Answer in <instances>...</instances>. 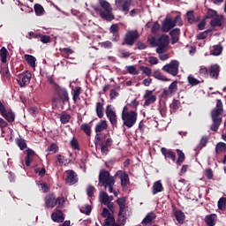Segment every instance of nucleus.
Here are the masks:
<instances>
[{"label":"nucleus","mask_w":226,"mask_h":226,"mask_svg":"<svg viewBox=\"0 0 226 226\" xmlns=\"http://www.w3.org/2000/svg\"><path fill=\"white\" fill-rule=\"evenodd\" d=\"M114 185H116L114 177L110 176L109 171L102 170L99 174V186H104L105 190L108 188L109 193H114L115 197H117V192L114 191Z\"/></svg>","instance_id":"nucleus-1"},{"label":"nucleus","mask_w":226,"mask_h":226,"mask_svg":"<svg viewBox=\"0 0 226 226\" xmlns=\"http://www.w3.org/2000/svg\"><path fill=\"white\" fill-rule=\"evenodd\" d=\"M222 114H223V102H222V100L217 99L216 108L211 112L212 125L210 126V130L212 132H218V129L222 123V119L220 117Z\"/></svg>","instance_id":"nucleus-2"},{"label":"nucleus","mask_w":226,"mask_h":226,"mask_svg":"<svg viewBox=\"0 0 226 226\" xmlns=\"http://www.w3.org/2000/svg\"><path fill=\"white\" fill-rule=\"evenodd\" d=\"M100 7L94 8V11L99 13L100 17L103 19V20H107V22H112L116 19L114 13H112V6H110V3L107 0H99Z\"/></svg>","instance_id":"nucleus-3"},{"label":"nucleus","mask_w":226,"mask_h":226,"mask_svg":"<svg viewBox=\"0 0 226 226\" xmlns=\"http://www.w3.org/2000/svg\"><path fill=\"white\" fill-rule=\"evenodd\" d=\"M46 207H64V203L66 202V198L64 196L56 197L54 193H49L45 199Z\"/></svg>","instance_id":"nucleus-4"},{"label":"nucleus","mask_w":226,"mask_h":226,"mask_svg":"<svg viewBox=\"0 0 226 226\" xmlns=\"http://www.w3.org/2000/svg\"><path fill=\"white\" fill-rule=\"evenodd\" d=\"M126 197L117 198L116 203L118 205L119 211L118 216H123V218H128L130 216V207L126 205Z\"/></svg>","instance_id":"nucleus-5"},{"label":"nucleus","mask_w":226,"mask_h":226,"mask_svg":"<svg viewBox=\"0 0 226 226\" xmlns=\"http://www.w3.org/2000/svg\"><path fill=\"white\" fill-rule=\"evenodd\" d=\"M169 35L167 34H162L157 40H156V53L157 54H165L167 52L169 47Z\"/></svg>","instance_id":"nucleus-6"},{"label":"nucleus","mask_w":226,"mask_h":226,"mask_svg":"<svg viewBox=\"0 0 226 226\" xmlns=\"http://www.w3.org/2000/svg\"><path fill=\"white\" fill-rule=\"evenodd\" d=\"M162 72L172 75V77H177L179 73V61L171 60L170 63L162 66Z\"/></svg>","instance_id":"nucleus-7"},{"label":"nucleus","mask_w":226,"mask_h":226,"mask_svg":"<svg viewBox=\"0 0 226 226\" xmlns=\"http://www.w3.org/2000/svg\"><path fill=\"white\" fill-rule=\"evenodd\" d=\"M121 117L124 126H126V128H133L135 123H137L138 114L136 111L131 110V113L124 115Z\"/></svg>","instance_id":"nucleus-8"},{"label":"nucleus","mask_w":226,"mask_h":226,"mask_svg":"<svg viewBox=\"0 0 226 226\" xmlns=\"http://www.w3.org/2000/svg\"><path fill=\"white\" fill-rule=\"evenodd\" d=\"M139 36L140 35L137 30H129L125 34V37L122 42V45H128L129 47H132V45L135 44V41L139 40Z\"/></svg>","instance_id":"nucleus-9"},{"label":"nucleus","mask_w":226,"mask_h":226,"mask_svg":"<svg viewBox=\"0 0 226 226\" xmlns=\"http://www.w3.org/2000/svg\"><path fill=\"white\" fill-rule=\"evenodd\" d=\"M17 77V82L20 87H26V86H29V84L31 83L32 74L29 71L19 73Z\"/></svg>","instance_id":"nucleus-10"},{"label":"nucleus","mask_w":226,"mask_h":226,"mask_svg":"<svg viewBox=\"0 0 226 226\" xmlns=\"http://www.w3.org/2000/svg\"><path fill=\"white\" fill-rule=\"evenodd\" d=\"M178 18L179 16H177L174 20L171 18H166L162 24V32L169 33L170 29H174V27H176V24H177Z\"/></svg>","instance_id":"nucleus-11"},{"label":"nucleus","mask_w":226,"mask_h":226,"mask_svg":"<svg viewBox=\"0 0 226 226\" xmlns=\"http://www.w3.org/2000/svg\"><path fill=\"white\" fill-rule=\"evenodd\" d=\"M112 105H108L106 107V116L112 126L115 128H117V115L116 114V111L112 109Z\"/></svg>","instance_id":"nucleus-12"},{"label":"nucleus","mask_w":226,"mask_h":226,"mask_svg":"<svg viewBox=\"0 0 226 226\" xmlns=\"http://www.w3.org/2000/svg\"><path fill=\"white\" fill-rule=\"evenodd\" d=\"M115 4L118 10L125 12V15L130 11L132 6V1L130 0H116Z\"/></svg>","instance_id":"nucleus-13"},{"label":"nucleus","mask_w":226,"mask_h":226,"mask_svg":"<svg viewBox=\"0 0 226 226\" xmlns=\"http://www.w3.org/2000/svg\"><path fill=\"white\" fill-rule=\"evenodd\" d=\"M56 86V93L59 96L60 100H62L63 103H66V102H70V96L68 95V90L66 88L61 87L59 85Z\"/></svg>","instance_id":"nucleus-14"},{"label":"nucleus","mask_w":226,"mask_h":226,"mask_svg":"<svg viewBox=\"0 0 226 226\" xmlns=\"http://www.w3.org/2000/svg\"><path fill=\"white\" fill-rule=\"evenodd\" d=\"M143 98L146 100L144 102L145 107H149V105H153L156 102V95H154L151 90H147Z\"/></svg>","instance_id":"nucleus-15"},{"label":"nucleus","mask_w":226,"mask_h":226,"mask_svg":"<svg viewBox=\"0 0 226 226\" xmlns=\"http://www.w3.org/2000/svg\"><path fill=\"white\" fill-rule=\"evenodd\" d=\"M66 177H65V183L67 185H75V183L79 182V177H77V173L73 171L72 170H69L66 171Z\"/></svg>","instance_id":"nucleus-16"},{"label":"nucleus","mask_w":226,"mask_h":226,"mask_svg":"<svg viewBox=\"0 0 226 226\" xmlns=\"http://www.w3.org/2000/svg\"><path fill=\"white\" fill-rule=\"evenodd\" d=\"M116 176H119V179L121 180V186H123V188H126L130 183V177L128 176V173L123 170H119L117 172Z\"/></svg>","instance_id":"nucleus-17"},{"label":"nucleus","mask_w":226,"mask_h":226,"mask_svg":"<svg viewBox=\"0 0 226 226\" xmlns=\"http://www.w3.org/2000/svg\"><path fill=\"white\" fill-rule=\"evenodd\" d=\"M51 220L56 223H63L64 222V214L63 211L56 209L51 214Z\"/></svg>","instance_id":"nucleus-18"},{"label":"nucleus","mask_w":226,"mask_h":226,"mask_svg":"<svg viewBox=\"0 0 226 226\" xmlns=\"http://www.w3.org/2000/svg\"><path fill=\"white\" fill-rule=\"evenodd\" d=\"M208 75H209L210 79H215L216 80L218 79V77H220V65H218L216 64H212L209 67Z\"/></svg>","instance_id":"nucleus-19"},{"label":"nucleus","mask_w":226,"mask_h":226,"mask_svg":"<svg viewBox=\"0 0 226 226\" xmlns=\"http://www.w3.org/2000/svg\"><path fill=\"white\" fill-rule=\"evenodd\" d=\"M109 33L113 34L112 41H119V26L117 24L111 25Z\"/></svg>","instance_id":"nucleus-20"},{"label":"nucleus","mask_w":226,"mask_h":226,"mask_svg":"<svg viewBox=\"0 0 226 226\" xmlns=\"http://www.w3.org/2000/svg\"><path fill=\"white\" fill-rule=\"evenodd\" d=\"M161 153H162V154H163L164 158H169L170 160L176 162V154L171 149L162 147Z\"/></svg>","instance_id":"nucleus-21"},{"label":"nucleus","mask_w":226,"mask_h":226,"mask_svg":"<svg viewBox=\"0 0 226 226\" xmlns=\"http://www.w3.org/2000/svg\"><path fill=\"white\" fill-rule=\"evenodd\" d=\"M154 220H156V214H154V212H150L145 216L141 223L143 224V226H147L153 223Z\"/></svg>","instance_id":"nucleus-22"},{"label":"nucleus","mask_w":226,"mask_h":226,"mask_svg":"<svg viewBox=\"0 0 226 226\" xmlns=\"http://www.w3.org/2000/svg\"><path fill=\"white\" fill-rule=\"evenodd\" d=\"M2 117H4L8 123H13L15 121V112L11 109H5L1 113Z\"/></svg>","instance_id":"nucleus-23"},{"label":"nucleus","mask_w":226,"mask_h":226,"mask_svg":"<svg viewBox=\"0 0 226 226\" xmlns=\"http://www.w3.org/2000/svg\"><path fill=\"white\" fill-rule=\"evenodd\" d=\"M218 215L216 214H210L205 216V223L207 226H215L216 225V219Z\"/></svg>","instance_id":"nucleus-24"},{"label":"nucleus","mask_w":226,"mask_h":226,"mask_svg":"<svg viewBox=\"0 0 226 226\" xmlns=\"http://www.w3.org/2000/svg\"><path fill=\"white\" fill-rule=\"evenodd\" d=\"M223 22V16H215V18H212L210 20L211 27H222Z\"/></svg>","instance_id":"nucleus-25"},{"label":"nucleus","mask_w":226,"mask_h":226,"mask_svg":"<svg viewBox=\"0 0 226 226\" xmlns=\"http://www.w3.org/2000/svg\"><path fill=\"white\" fill-rule=\"evenodd\" d=\"M107 128H109V125L107 124V120H101L95 125V133H102V132H104V130H107Z\"/></svg>","instance_id":"nucleus-26"},{"label":"nucleus","mask_w":226,"mask_h":226,"mask_svg":"<svg viewBox=\"0 0 226 226\" xmlns=\"http://www.w3.org/2000/svg\"><path fill=\"white\" fill-rule=\"evenodd\" d=\"M162 192H163V185L162 184V181L158 180L154 183V185L152 186V193L153 195H156Z\"/></svg>","instance_id":"nucleus-27"},{"label":"nucleus","mask_w":226,"mask_h":226,"mask_svg":"<svg viewBox=\"0 0 226 226\" xmlns=\"http://www.w3.org/2000/svg\"><path fill=\"white\" fill-rule=\"evenodd\" d=\"M81 93H82V87H75L74 89H72V100L74 103H76L77 102H79V100H80Z\"/></svg>","instance_id":"nucleus-28"},{"label":"nucleus","mask_w":226,"mask_h":226,"mask_svg":"<svg viewBox=\"0 0 226 226\" xmlns=\"http://www.w3.org/2000/svg\"><path fill=\"white\" fill-rule=\"evenodd\" d=\"M9 52L8 49L5 47H2L0 49V59L1 62L4 64H6V63H8V56H9Z\"/></svg>","instance_id":"nucleus-29"},{"label":"nucleus","mask_w":226,"mask_h":226,"mask_svg":"<svg viewBox=\"0 0 226 226\" xmlns=\"http://www.w3.org/2000/svg\"><path fill=\"white\" fill-rule=\"evenodd\" d=\"M152 77H154V79H156L157 80H162V82L170 81V79L165 77V75H163L160 71H154L152 73Z\"/></svg>","instance_id":"nucleus-30"},{"label":"nucleus","mask_w":226,"mask_h":226,"mask_svg":"<svg viewBox=\"0 0 226 226\" xmlns=\"http://www.w3.org/2000/svg\"><path fill=\"white\" fill-rule=\"evenodd\" d=\"M176 152L178 156L176 163L178 167H181V165H183V162H185V160H186V155H185V153L181 149H177Z\"/></svg>","instance_id":"nucleus-31"},{"label":"nucleus","mask_w":226,"mask_h":226,"mask_svg":"<svg viewBox=\"0 0 226 226\" xmlns=\"http://www.w3.org/2000/svg\"><path fill=\"white\" fill-rule=\"evenodd\" d=\"M179 34H181V29L175 28L170 32V36L172 38V43H177L179 41Z\"/></svg>","instance_id":"nucleus-32"},{"label":"nucleus","mask_w":226,"mask_h":226,"mask_svg":"<svg viewBox=\"0 0 226 226\" xmlns=\"http://www.w3.org/2000/svg\"><path fill=\"white\" fill-rule=\"evenodd\" d=\"M174 215L177 222L180 223V225H183V223H185V213L181 210H177L175 211Z\"/></svg>","instance_id":"nucleus-33"},{"label":"nucleus","mask_w":226,"mask_h":226,"mask_svg":"<svg viewBox=\"0 0 226 226\" xmlns=\"http://www.w3.org/2000/svg\"><path fill=\"white\" fill-rule=\"evenodd\" d=\"M24 59L32 68H34L36 66V57L33 56V55L26 54L24 56Z\"/></svg>","instance_id":"nucleus-34"},{"label":"nucleus","mask_w":226,"mask_h":226,"mask_svg":"<svg viewBox=\"0 0 226 226\" xmlns=\"http://www.w3.org/2000/svg\"><path fill=\"white\" fill-rule=\"evenodd\" d=\"M222 52H223V46H222V44L214 46L210 51L212 56H220Z\"/></svg>","instance_id":"nucleus-35"},{"label":"nucleus","mask_w":226,"mask_h":226,"mask_svg":"<svg viewBox=\"0 0 226 226\" xmlns=\"http://www.w3.org/2000/svg\"><path fill=\"white\" fill-rule=\"evenodd\" d=\"M34 10L35 11V15L37 17H41L42 15L45 14V9L43 8V6H41V4H35L34 5Z\"/></svg>","instance_id":"nucleus-36"},{"label":"nucleus","mask_w":226,"mask_h":226,"mask_svg":"<svg viewBox=\"0 0 226 226\" xmlns=\"http://www.w3.org/2000/svg\"><path fill=\"white\" fill-rule=\"evenodd\" d=\"M71 119H72V116L66 112H63L60 115V122L62 123V124H68Z\"/></svg>","instance_id":"nucleus-37"},{"label":"nucleus","mask_w":226,"mask_h":226,"mask_svg":"<svg viewBox=\"0 0 226 226\" xmlns=\"http://www.w3.org/2000/svg\"><path fill=\"white\" fill-rule=\"evenodd\" d=\"M170 107L171 109L170 113H176V111L179 109V107H181V102L179 100L174 99Z\"/></svg>","instance_id":"nucleus-38"},{"label":"nucleus","mask_w":226,"mask_h":226,"mask_svg":"<svg viewBox=\"0 0 226 226\" xmlns=\"http://www.w3.org/2000/svg\"><path fill=\"white\" fill-rule=\"evenodd\" d=\"M95 111L99 119H102L103 117V103L102 102L96 103Z\"/></svg>","instance_id":"nucleus-39"},{"label":"nucleus","mask_w":226,"mask_h":226,"mask_svg":"<svg viewBox=\"0 0 226 226\" xmlns=\"http://www.w3.org/2000/svg\"><path fill=\"white\" fill-rule=\"evenodd\" d=\"M226 151V144L223 142L217 143L215 147V153L217 154H222V153H225Z\"/></svg>","instance_id":"nucleus-40"},{"label":"nucleus","mask_w":226,"mask_h":226,"mask_svg":"<svg viewBox=\"0 0 226 226\" xmlns=\"http://www.w3.org/2000/svg\"><path fill=\"white\" fill-rule=\"evenodd\" d=\"M16 144L21 151H24V149L27 148V143H26L24 139H16Z\"/></svg>","instance_id":"nucleus-41"},{"label":"nucleus","mask_w":226,"mask_h":226,"mask_svg":"<svg viewBox=\"0 0 226 226\" xmlns=\"http://www.w3.org/2000/svg\"><path fill=\"white\" fill-rule=\"evenodd\" d=\"M217 206L220 211H226V198L225 197L220 198V200H218Z\"/></svg>","instance_id":"nucleus-42"},{"label":"nucleus","mask_w":226,"mask_h":226,"mask_svg":"<svg viewBox=\"0 0 226 226\" xmlns=\"http://www.w3.org/2000/svg\"><path fill=\"white\" fill-rule=\"evenodd\" d=\"M116 222V218L114 217L113 215H108L107 219L104 221V225L103 226H111L114 225Z\"/></svg>","instance_id":"nucleus-43"},{"label":"nucleus","mask_w":226,"mask_h":226,"mask_svg":"<svg viewBox=\"0 0 226 226\" xmlns=\"http://www.w3.org/2000/svg\"><path fill=\"white\" fill-rule=\"evenodd\" d=\"M207 142H209V139L206 136H203L200 141V144L197 147V149H203V147H206V146H207Z\"/></svg>","instance_id":"nucleus-44"},{"label":"nucleus","mask_w":226,"mask_h":226,"mask_svg":"<svg viewBox=\"0 0 226 226\" xmlns=\"http://www.w3.org/2000/svg\"><path fill=\"white\" fill-rule=\"evenodd\" d=\"M80 130H82V132H84V133H86L87 137H91V126L89 125V124H81Z\"/></svg>","instance_id":"nucleus-45"},{"label":"nucleus","mask_w":226,"mask_h":226,"mask_svg":"<svg viewBox=\"0 0 226 226\" xmlns=\"http://www.w3.org/2000/svg\"><path fill=\"white\" fill-rule=\"evenodd\" d=\"M99 199L102 202V204H107V202L110 201V198L109 197V194L105 192H101Z\"/></svg>","instance_id":"nucleus-46"},{"label":"nucleus","mask_w":226,"mask_h":226,"mask_svg":"<svg viewBox=\"0 0 226 226\" xmlns=\"http://www.w3.org/2000/svg\"><path fill=\"white\" fill-rule=\"evenodd\" d=\"M70 146L72 147V149L80 151V146L79 145V140H77V138H72V139L70 141Z\"/></svg>","instance_id":"nucleus-47"},{"label":"nucleus","mask_w":226,"mask_h":226,"mask_svg":"<svg viewBox=\"0 0 226 226\" xmlns=\"http://www.w3.org/2000/svg\"><path fill=\"white\" fill-rule=\"evenodd\" d=\"M188 83L190 84V86H199V84H200V80L195 79L193 76L189 75L187 78Z\"/></svg>","instance_id":"nucleus-48"},{"label":"nucleus","mask_w":226,"mask_h":226,"mask_svg":"<svg viewBox=\"0 0 226 226\" xmlns=\"http://www.w3.org/2000/svg\"><path fill=\"white\" fill-rule=\"evenodd\" d=\"M200 75H202V77L207 79V77H209V70L207 69V67L201 65L200 67Z\"/></svg>","instance_id":"nucleus-49"},{"label":"nucleus","mask_w":226,"mask_h":226,"mask_svg":"<svg viewBox=\"0 0 226 226\" xmlns=\"http://www.w3.org/2000/svg\"><path fill=\"white\" fill-rule=\"evenodd\" d=\"M80 213H83V215H87V216H89L91 215V206L86 205L85 207H81L79 208Z\"/></svg>","instance_id":"nucleus-50"},{"label":"nucleus","mask_w":226,"mask_h":226,"mask_svg":"<svg viewBox=\"0 0 226 226\" xmlns=\"http://www.w3.org/2000/svg\"><path fill=\"white\" fill-rule=\"evenodd\" d=\"M186 15H187V20L189 24H193V22H197V20H195V14L193 11H187Z\"/></svg>","instance_id":"nucleus-51"},{"label":"nucleus","mask_w":226,"mask_h":226,"mask_svg":"<svg viewBox=\"0 0 226 226\" xmlns=\"http://www.w3.org/2000/svg\"><path fill=\"white\" fill-rule=\"evenodd\" d=\"M128 73L131 75H139V70L134 65H128L125 67Z\"/></svg>","instance_id":"nucleus-52"},{"label":"nucleus","mask_w":226,"mask_h":226,"mask_svg":"<svg viewBox=\"0 0 226 226\" xmlns=\"http://www.w3.org/2000/svg\"><path fill=\"white\" fill-rule=\"evenodd\" d=\"M218 16V12L213 9H208L207 11L206 19H215Z\"/></svg>","instance_id":"nucleus-53"},{"label":"nucleus","mask_w":226,"mask_h":226,"mask_svg":"<svg viewBox=\"0 0 226 226\" xmlns=\"http://www.w3.org/2000/svg\"><path fill=\"white\" fill-rule=\"evenodd\" d=\"M177 80H174L168 87V89L175 94V93H177Z\"/></svg>","instance_id":"nucleus-54"},{"label":"nucleus","mask_w":226,"mask_h":226,"mask_svg":"<svg viewBox=\"0 0 226 226\" xmlns=\"http://www.w3.org/2000/svg\"><path fill=\"white\" fill-rule=\"evenodd\" d=\"M41 36V34L40 33L29 32L26 35V38L28 40H33V38H34L35 40H40Z\"/></svg>","instance_id":"nucleus-55"},{"label":"nucleus","mask_w":226,"mask_h":226,"mask_svg":"<svg viewBox=\"0 0 226 226\" xmlns=\"http://www.w3.org/2000/svg\"><path fill=\"white\" fill-rule=\"evenodd\" d=\"M211 29L206 30L205 32H200L197 35V40H206L207 38V33H211Z\"/></svg>","instance_id":"nucleus-56"},{"label":"nucleus","mask_w":226,"mask_h":226,"mask_svg":"<svg viewBox=\"0 0 226 226\" xmlns=\"http://www.w3.org/2000/svg\"><path fill=\"white\" fill-rule=\"evenodd\" d=\"M126 220H128V217H123V215H118V218L117 220V225H119V226L126 225Z\"/></svg>","instance_id":"nucleus-57"},{"label":"nucleus","mask_w":226,"mask_h":226,"mask_svg":"<svg viewBox=\"0 0 226 226\" xmlns=\"http://www.w3.org/2000/svg\"><path fill=\"white\" fill-rule=\"evenodd\" d=\"M48 151H49V153L56 154L57 151H59V147L57 144L52 143L49 147H48Z\"/></svg>","instance_id":"nucleus-58"},{"label":"nucleus","mask_w":226,"mask_h":226,"mask_svg":"<svg viewBox=\"0 0 226 226\" xmlns=\"http://www.w3.org/2000/svg\"><path fill=\"white\" fill-rule=\"evenodd\" d=\"M34 170H35V174H38L40 177H43L47 172L45 168H36Z\"/></svg>","instance_id":"nucleus-59"},{"label":"nucleus","mask_w":226,"mask_h":226,"mask_svg":"<svg viewBox=\"0 0 226 226\" xmlns=\"http://www.w3.org/2000/svg\"><path fill=\"white\" fill-rule=\"evenodd\" d=\"M139 69L141 70V72H142L143 73H145V75H147V77H149V76L151 75V73H152L151 68H149V67L141 65V66L139 67Z\"/></svg>","instance_id":"nucleus-60"},{"label":"nucleus","mask_w":226,"mask_h":226,"mask_svg":"<svg viewBox=\"0 0 226 226\" xmlns=\"http://www.w3.org/2000/svg\"><path fill=\"white\" fill-rule=\"evenodd\" d=\"M39 40L41 41V43H50V36L49 35H43L41 34Z\"/></svg>","instance_id":"nucleus-61"},{"label":"nucleus","mask_w":226,"mask_h":226,"mask_svg":"<svg viewBox=\"0 0 226 226\" xmlns=\"http://www.w3.org/2000/svg\"><path fill=\"white\" fill-rule=\"evenodd\" d=\"M153 34H156V33H158L160 31V23H158V21H155L152 26L151 29Z\"/></svg>","instance_id":"nucleus-62"},{"label":"nucleus","mask_w":226,"mask_h":226,"mask_svg":"<svg viewBox=\"0 0 226 226\" xmlns=\"http://www.w3.org/2000/svg\"><path fill=\"white\" fill-rule=\"evenodd\" d=\"M102 49H112V42L110 41H106L101 43Z\"/></svg>","instance_id":"nucleus-63"},{"label":"nucleus","mask_w":226,"mask_h":226,"mask_svg":"<svg viewBox=\"0 0 226 226\" xmlns=\"http://www.w3.org/2000/svg\"><path fill=\"white\" fill-rule=\"evenodd\" d=\"M0 73L3 75V77H10V70L8 67H3L0 71Z\"/></svg>","instance_id":"nucleus-64"}]
</instances>
